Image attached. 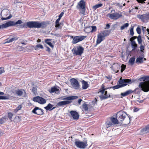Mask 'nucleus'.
Returning a JSON list of instances; mask_svg holds the SVG:
<instances>
[{"mask_svg": "<svg viewBox=\"0 0 149 149\" xmlns=\"http://www.w3.org/2000/svg\"><path fill=\"white\" fill-rule=\"evenodd\" d=\"M126 115L128 116L130 121V118L129 116V115H127L125 112L122 110L119 111L117 113L116 117L119 120L120 122H123L126 118Z\"/></svg>", "mask_w": 149, "mask_h": 149, "instance_id": "nucleus-9", "label": "nucleus"}, {"mask_svg": "<svg viewBox=\"0 0 149 149\" xmlns=\"http://www.w3.org/2000/svg\"><path fill=\"white\" fill-rule=\"evenodd\" d=\"M135 56H133L130 58L128 61V63L131 65H134L135 59Z\"/></svg>", "mask_w": 149, "mask_h": 149, "instance_id": "nucleus-27", "label": "nucleus"}, {"mask_svg": "<svg viewBox=\"0 0 149 149\" xmlns=\"http://www.w3.org/2000/svg\"><path fill=\"white\" fill-rule=\"evenodd\" d=\"M136 31L137 32V33L139 34H140L141 33V30L140 28L138 26L136 29Z\"/></svg>", "mask_w": 149, "mask_h": 149, "instance_id": "nucleus-43", "label": "nucleus"}, {"mask_svg": "<svg viewBox=\"0 0 149 149\" xmlns=\"http://www.w3.org/2000/svg\"><path fill=\"white\" fill-rule=\"evenodd\" d=\"M138 45L136 43L135 41H132L131 42V47L132 49V51L136 50V51H139V49H136V48L137 47Z\"/></svg>", "mask_w": 149, "mask_h": 149, "instance_id": "nucleus-20", "label": "nucleus"}, {"mask_svg": "<svg viewBox=\"0 0 149 149\" xmlns=\"http://www.w3.org/2000/svg\"><path fill=\"white\" fill-rule=\"evenodd\" d=\"M134 8H132L131 10L129 11V12H133L134 13V12H136V11H134Z\"/></svg>", "mask_w": 149, "mask_h": 149, "instance_id": "nucleus-61", "label": "nucleus"}, {"mask_svg": "<svg viewBox=\"0 0 149 149\" xmlns=\"http://www.w3.org/2000/svg\"><path fill=\"white\" fill-rule=\"evenodd\" d=\"M6 42H5V43H9L11 42H12L11 39V38L9 39V38H8L6 39Z\"/></svg>", "mask_w": 149, "mask_h": 149, "instance_id": "nucleus-52", "label": "nucleus"}, {"mask_svg": "<svg viewBox=\"0 0 149 149\" xmlns=\"http://www.w3.org/2000/svg\"><path fill=\"white\" fill-rule=\"evenodd\" d=\"M82 101V99H79L78 100V102L79 104H80L81 102V101Z\"/></svg>", "mask_w": 149, "mask_h": 149, "instance_id": "nucleus-63", "label": "nucleus"}, {"mask_svg": "<svg viewBox=\"0 0 149 149\" xmlns=\"http://www.w3.org/2000/svg\"><path fill=\"white\" fill-rule=\"evenodd\" d=\"M18 39V38L17 37H15L12 38H11V39L12 42L14 40H16Z\"/></svg>", "mask_w": 149, "mask_h": 149, "instance_id": "nucleus-53", "label": "nucleus"}, {"mask_svg": "<svg viewBox=\"0 0 149 149\" xmlns=\"http://www.w3.org/2000/svg\"><path fill=\"white\" fill-rule=\"evenodd\" d=\"M5 71L4 68L3 67L0 68V74L4 72Z\"/></svg>", "mask_w": 149, "mask_h": 149, "instance_id": "nucleus-46", "label": "nucleus"}, {"mask_svg": "<svg viewBox=\"0 0 149 149\" xmlns=\"http://www.w3.org/2000/svg\"><path fill=\"white\" fill-rule=\"evenodd\" d=\"M137 38L136 36H133L130 39V40L132 42V41H134V40Z\"/></svg>", "mask_w": 149, "mask_h": 149, "instance_id": "nucleus-51", "label": "nucleus"}, {"mask_svg": "<svg viewBox=\"0 0 149 149\" xmlns=\"http://www.w3.org/2000/svg\"><path fill=\"white\" fill-rule=\"evenodd\" d=\"M4 12L6 13L7 14L6 15V16L8 15V14L9 13V12L7 10H3L0 13V19H1L2 20H7L10 19L12 17V15L10 14L9 16L6 17H3L2 15V12Z\"/></svg>", "mask_w": 149, "mask_h": 149, "instance_id": "nucleus-16", "label": "nucleus"}, {"mask_svg": "<svg viewBox=\"0 0 149 149\" xmlns=\"http://www.w3.org/2000/svg\"><path fill=\"white\" fill-rule=\"evenodd\" d=\"M122 16L121 14H119L117 13H113L112 14H108L107 16L111 19L116 20Z\"/></svg>", "mask_w": 149, "mask_h": 149, "instance_id": "nucleus-12", "label": "nucleus"}, {"mask_svg": "<svg viewBox=\"0 0 149 149\" xmlns=\"http://www.w3.org/2000/svg\"><path fill=\"white\" fill-rule=\"evenodd\" d=\"M139 18L141 19L143 22L147 21L149 20V12L138 16Z\"/></svg>", "mask_w": 149, "mask_h": 149, "instance_id": "nucleus-15", "label": "nucleus"}, {"mask_svg": "<svg viewBox=\"0 0 149 149\" xmlns=\"http://www.w3.org/2000/svg\"><path fill=\"white\" fill-rule=\"evenodd\" d=\"M32 92L33 93L35 94L37 92V86H35L32 89Z\"/></svg>", "mask_w": 149, "mask_h": 149, "instance_id": "nucleus-44", "label": "nucleus"}, {"mask_svg": "<svg viewBox=\"0 0 149 149\" xmlns=\"http://www.w3.org/2000/svg\"><path fill=\"white\" fill-rule=\"evenodd\" d=\"M102 5H103L102 3L97 4L93 6V8L94 10H95L97 8L101 7Z\"/></svg>", "mask_w": 149, "mask_h": 149, "instance_id": "nucleus-35", "label": "nucleus"}, {"mask_svg": "<svg viewBox=\"0 0 149 149\" xmlns=\"http://www.w3.org/2000/svg\"><path fill=\"white\" fill-rule=\"evenodd\" d=\"M139 80L143 81L140 82L139 87L141 88L144 92H147L149 91V76H144L139 78Z\"/></svg>", "mask_w": 149, "mask_h": 149, "instance_id": "nucleus-2", "label": "nucleus"}, {"mask_svg": "<svg viewBox=\"0 0 149 149\" xmlns=\"http://www.w3.org/2000/svg\"><path fill=\"white\" fill-rule=\"evenodd\" d=\"M61 19V18H60L59 17H58V18L56 21V22H55V24H56L59 23V22Z\"/></svg>", "mask_w": 149, "mask_h": 149, "instance_id": "nucleus-54", "label": "nucleus"}, {"mask_svg": "<svg viewBox=\"0 0 149 149\" xmlns=\"http://www.w3.org/2000/svg\"><path fill=\"white\" fill-rule=\"evenodd\" d=\"M110 27V25L109 24H106V26L105 28V29H109V28Z\"/></svg>", "mask_w": 149, "mask_h": 149, "instance_id": "nucleus-58", "label": "nucleus"}, {"mask_svg": "<svg viewBox=\"0 0 149 149\" xmlns=\"http://www.w3.org/2000/svg\"><path fill=\"white\" fill-rule=\"evenodd\" d=\"M86 37V36H79L74 37L72 42V44H76L84 40Z\"/></svg>", "mask_w": 149, "mask_h": 149, "instance_id": "nucleus-10", "label": "nucleus"}, {"mask_svg": "<svg viewBox=\"0 0 149 149\" xmlns=\"http://www.w3.org/2000/svg\"><path fill=\"white\" fill-rule=\"evenodd\" d=\"M139 108H134V112H136L139 111Z\"/></svg>", "mask_w": 149, "mask_h": 149, "instance_id": "nucleus-59", "label": "nucleus"}, {"mask_svg": "<svg viewBox=\"0 0 149 149\" xmlns=\"http://www.w3.org/2000/svg\"><path fill=\"white\" fill-rule=\"evenodd\" d=\"M122 69H123V70H124L125 69L126 66L124 64H122L121 66Z\"/></svg>", "mask_w": 149, "mask_h": 149, "instance_id": "nucleus-60", "label": "nucleus"}, {"mask_svg": "<svg viewBox=\"0 0 149 149\" xmlns=\"http://www.w3.org/2000/svg\"><path fill=\"white\" fill-rule=\"evenodd\" d=\"M142 30L144 32V31H145L146 28L145 27H144L143 26H142Z\"/></svg>", "mask_w": 149, "mask_h": 149, "instance_id": "nucleus-62", "label": "nucleus"}, {"mask_svg": "<svg viewBox=\"0 0 149 149\" xmlns=\"http://www.w3.org/2000/svg\"><path fill=\"white\" fill-rule=\"evenodd\" d=\"M78 98L77 96H70L63 98L62 100L65 101H60L56 105L57 106H62L68 104L72 102V100Z\"/></svg>", "mask_w": 149, "mask_h": 149, "instance_id": "nucleus-3", "label": "nucleus"}, {"mask_svg": "<svg viewBox=\"0 0 149 149\" xmlns=\"http://www.w3.org/2000/svg\"><path fill=\"white\" fill-rule=\"evenodd\" d=\"M84 48L80 46H74L72 50L74 55L79 56L81 55L84 53Z\"/></svg>", "mask_w": 149, "mask_h": 149, "instance_id": "nucleus-7", "label": "nucleus"}, {"mask_svg": "<svg viewBox=\"0 0 149 149\" xmlns=\"http://www.w3.org/2000/svg\"><path fill=\"white\" fill-rule=\"evenodd\" d=\"M13 116V114L12 113H9L8 114V117L9 118L10 120L12 117Z\"/></svg>", "mask_w": 149, "mask_h": 149, "instance_id": "nucleus-50", "label": "nucleus"}, {"mask_svg": "<svg viewBox=\"0 0 149 149\" xmlns=\"http://www.w3.org/2000/svg\"><path fill=\"white\" fill-rule=\"evenodd\" d=\"M144 101V100H138L137 101V102H139V103H142Z\"/></svg>", "mask_w": 149, "mask_h": 149, "instance_id": "nucleus-64", "label": "nucleus"}, {"mask_svg": "<svg viewBox=\"0 0 149 149\" xmlns=\"http://www.w3.org/2000/svg\"><path fill=\"white\" fill-rule=\"evenodd\" d=\"M139 3H145V1L146 0H136Z\"/></svg>", "mask_w": 149, "mask_h": 149, "instance_id": "nucleus-49", "label": "nucleus"}, {"mask_svg": "<svg viewBox=\"0 0 149 149\" xmlns=\"http://www.w3.org/2000/svg\"><path fill=\"white\" fill-rule=\"evenodd\" d=\"M122 4V3L116 2L114 3L113 4L116 6H117L120 7V8H122L123 7Z\"/></svg>", "mask_w": 149, "mask_h": 149, "instance_id": "nucleus-40", "label": "nucleus"}, {"mask_svg": "<svg viewBox=\"0 0 149 149\" xmlns=\"http://www.w3.org/2000/svg\"><path fill=\"white\" fill-rule=\"evenodd\" d=\"M71 85L75 89H78L79 88V84L78 81L76 79L73 78L70 80Z\"/></svg>", "mask_w": 149, "mask_h": 149, "instance_id": "nucleus-13", "label": "nucleus"}, {"mask_svg": "<svg viewBox=\"0 0 149 149\" xmlns=\"http://www.w3.org/2000/svg\"><path fill=\"white\" fill-rule=\"evenodd\" d=\"M130 34L131 36H133L134 34L133 31V27L131 28L130 29Z\"/></svg>", "mask_w": 149, "mask_h": 149, "instance_id": "nucleus-47", "label": "nucleus"}, {"mask_svg": "<svg viewBox=\"0 0 149 149\" xmlns=\"http://www.w3.org/2000/svg\"><path fill=\"white\" fill-rule=\"evenodd\" d=\"M85 2L84 0H81L78 3L76 6L77 9L79 10L80 13L84 15L85 12Z\"/></svg>", "mask_w": 149, "mask_h": 149, "instance_id": "nucleus-8", "label": "nucleus"}, {"mask_svg": "<svg viewBox=\"0 0 149 149\" xmlns=\"http://www.w3.org/2000/svg\"><path fill=\"white\" fill-rule=\"evenodd\" d=\"M100 99L101 100H103L106 99L108 97L109 98H112V97L110 95H109L107 94V95H105V96L104 95H101L100 96Z\"/></svg>", "mask_w": 149, "mask_h": 149, "instance_id": "nucleus-28", "label": "nucleus"}, {"mask_svg": "<svg viewBox=\"0 0 149 149\" xmlns=\"http://www.w3.org/2000/svg\"><path fill=\"white\" fill-rule=\"evenodd\" d=\"M107 124L108 125V127H109L110 126L112 125V123L111 122H110L109 121H107L106 122Z\"/></svg>", "mask_w": 149, "mask_h": 149, "instance_id": "nucleus-48", "label": "nucleus"}, {"mask_svg": "<svg viewBox=\"0 0 149 149\" xmlns=\"http://www.w3.org/2000/svg\"><path fill=\"white\" fill-rule=\"evenodd\" d=\"M57 88L55 87H54L51 88L50 91H49V92L51 93H53L57 91Z\"/></svg>", "mask_w": 149, "mask_h": 149, "instance_id": "nucleus-38", "label": "nucleus"}, {"mask_svg": "<svg viewBox=\"0 0 149 149\" xmlns=\"http://www.w3.org/2000/svg\"><path fill=\"white\" fill-rule=\"evenodd\" d=\"M92 29L91 31V32H95L96 31V27L95 26H91Z\"/></svg>", "mask_w": 149, "mask_h": 149, "instance_id": "nucleus-41", "label": "nucleus"}, {"mask_svg": "<svg viewBox=\"0 0 149 149\" xmlns=\"http://www.w3.org/2000/svg\"><path fill=\"white\" fill-rule=\"evenodd\" d=\"M32 112L38 115H42L44 114L43 110L39 107H36L33 110Z\"/></svg>", "mask_w": 149, "mask_h": 149, "instance_id": "nucleus-14", "label": "nucleus"}, {"mask_svg": "<svg viewBox=\"0 0 149 149\" xmlns=\"http://www.w3.org/2000/svg\"><path fill=\"white\" fill-rule=\"evenodd\" d=\"M64 14V13L63 12H62L58 16V17L60 18H61V17L63 16V14Z\"/></svg>", "mask_w": 149, "mask_h": 149, "instance_id": "nucleus-56", "label": "nucleus"}, {"mask_svg": "<svg viewBox=\"0 0 149 149\" xmlns=\"http://www.w3.org/2000/svg\"><path fill=\"white\" fill-rule=\"evenodd\" d=\"M137 41L139 44H141L142 43V39L141 36L140 35H139L137 38Z\"/></svg>", "mask_w": 149, "mask_h": 149, "instance_id": "nucleus-34", "label": "nucleus"}, {"mask_svg": "<svg viewBox=\"0 0 149 149\" xmlns=\"http://www.w3.org/2000/svg\"><path fill=\"white\" fill-rule=\"evenodd\" d=\"M6 121V117H3L0 118V124H1Z\"/></svg>", "mask_w": 149, "mask_h": 149, "instance_id": "nucleus-36", "label": "nucleus"}, {"mask_svg": "<svg viewBox=\"0 0 149 149\" xmlns=\"http://www.w3.org/2000/svg\"><path fill=\"white\" fill-rule=\"evenodd\" d=\"M47 23L45 21H43L41 23L38 21H30L24 23L23 25H21V27L27 28H37L39 29H44L46 27L47 25Z\"/></svg>", "mask_w": 149, "mask_h": 149, "instance_id": "nucleus-1", "label": "nucleus"}, {"mask_svg": "<svg viewBox=\"0 0 149 149\" xmlns=\"http://www.w3.org/2000/svg\"><path fill=\"white\" fill-rule=\"evenodd\" d=\"M74 144L77 148L83 149L85 148L88 145L87 140L82 141L79 139H75Z\"/></svg>", "mask_w": 149, "mask_h": 149, "instance_id": "nucleus-6", "label": "nucleus"}, {"mask_svg": "<svg viewBox=\"0 0 149 149\" xmlns=\"http://www.w3.org/2000/svg\"><path fill=\"white\" fill-rule=\"evenodd\" d=\"M120 84L116 85L115 86L111 87L109 88H113L114 90L118 89L120 88L124 87L127 84H130L131 83V80L130 79H120L118 81Z\"/></svg>", "mask_w": 149, "mask_h": 149, "instance_id": "nucleus-5", "label": "nucleus"}, {"mask_svg": "<svg viewBox=\"0 0 149 149\" xmlns=\"http://www.w3.org/2000/svg\"><path fill=\"white\" fill-rule=\"evenodd\" d=\"M50 40H51V39H46L45 40V42L51 47L53 48L54 45L52 44V43L51 42H48Z\"/></svg>", "mask_w": 149, "mask_h": 149, "instance_id": "nucleus-29", "label": "nucleus"}, {"mask_svg": "<svg viewBox=\"0 0 149 149\" xmlns=\"http://www.w3.org/2000/svg\"><path fill=\"white\" fill-rule=\"evenodd\" d=\"M15 93L18 96H22L24 93L26 94V92L24 89H18L15 91Z\"/></svg>", "mask_w": 149, "mask_h": 149, "instance_id": "nucleus-19", "label": "nucleus"}, {"mask_svg": "<svg viewBox=\"0 0 149 149\" xmlns=\"http://www.w3.org/2000/svg\"><path fill=\"white\" fill-rule=\"evenodd\" d=\"M138 89V88H136L134 91L132 90H129L127 91H126L124 93H121V95L123 97L127 96V95L134 92L136 90Z\"/></svg>", "mask_w": 149, "mask_h": 149, "instance_id": "nucleus-18", "label": "nucleus"}, {"mask_svg": "<svg viewBox=\"0 0 149 149\" xmlns=\"http://www.w3.org/2000/svg\"><path fill=\"white\" fill-rule=\"evenodd\" d=\"M22 107V105H19L16 108L19 111L21 109Z\"/></svg>", "mask_w": 149, "mask_h": 149, "instance_id": "nucleus-57", "label": "nucleus"}, {"mask_svg": "<svg viewBox=\"0 0 149 149\" xmlns=\"http://www.w3.org/2000/svg\"><path fill=\"white\" fill-rule=\"evenodd\" d=\"M144 55L142 54L141 55L142 57H138L136 59V63H142L143 62V57Z\"/></svg>", "mask_w": 149, "mask_h": 149, "instance_id": "nucleus-23", "label": "nucleus"}, {"mask_svg": "<svg viewBox=\"0 0 149 149\" xmlns=\"http://www.w3.org/2000/svg\"><path fill=\"white\" fill-rule=\"evenodd\" d=\"M45 47L47 48V49L46 50V51L49 52H50L51 51L50 49L48 47L46 46Z\"/></svg>", "mask_w": 149, "mask_h": 149, "instance_id": "nucleus-55", "label": "nucleus"}, {"mask_svg": "<svg viewBox=\"0 0 149 149\" xmlns=\"http://www.w3.org/2000/svg\"><path fill=\"white\" fill-rule=\"evenodd\" d=\"M82 108L84 109L85 111H87L88 110V105L84 102L82 104Z\"/></svg>", "mask_w": 149, "mask_h": 149, "instance_id": "nucleus-32", "label": "nucleus"}, {"mask_svg": "<svg viewBox=\"0 0 149 149\" xmlns=\"http://www.w3.org/2000/svg\"><path fill=\"white\" fill-rule=\"evenodd\" d=\"M70 113L73 119L77 120L79 119V116L77 112L75 111H71Z\"/></svg>", "mask_w": 149, "mask_h": 149, "instance_id": "nucleus-17", "label": "nucleus"}, {"mask_svg": "<svg viewBox=\"0 0 149 149\" xmlns=\"http://www.w3.org/2000/svg\"><path fill=\"white\" fill-rule=\"evenodd\" d=\"M53 105L49 103L47 106L44 107L47 110H51V109L53 107Z\"/></svg>", "mask_w": 149, "mask_h": 149, "instance_id": "nucleus-30", "label": "nucleus"}, {"mask_svg": "<svg viewBox=\"0 0 149 149\" xmlns=\"http://www.w3.org/2000/svg\"><path fill=\"white\" fill-rule=\"evenodd\" d=\"M129 25V24L128 23H126L121 27L120 29L121 30H123L125 28H126L127 27H128Z\"/></svg>", "mask_w": 149, "mask_h": 149, "instance_id": "nucleus-37", "label": "nucleus"}, {"mask_svg": "<svg viewBox=\"0 0 149 149\" xmlns=\"http://www.w3.org/2000/svg\"><path fill=\"white\" fill-rule=\"evenodd\" d=\"M108 88H105L104 85L102 84V85L101 88V90L100 91V92L102 94H103L104 92Z\"/></svg>", "mask_w": 149, "mask_h": 149, "instance_id": "nucleus-33", "label": "nucleus"}, {"mask_svg": "<svg viewBox=\"0 0 149 149\" xmlns=\"http://www.w3.org/2000/svg\"><path fill=\"white\" fill-rule=\"evenodd\" d=\"M110 33V31H109L104 30L101 31L97 35L96 44L97 45L100 43L105 39L106 37L109 35Z\"/></svg>", "mask_w": 149, "mask_h": 149, "instance_id": "nucleus-4", "label": "nucleus"}, {"mask_svg": "<svg viewBox=\"0 0 149 149\" xmlns=\"http://www.w3.org/2000/svg\"><path fill=\"white\" fill-rule=\"evenodd\" d=\"M4 93L3 92L0 91V95H3ZM8 99V98L6 96L0 95V100H6Z\"/></svg>", "mask_w": 149, "mask_h": 149, "instance_id": "nucleus-31", "label": "nucleus"}, {"mask_svg": "<svg viewBox=\"0 0 149 149\" xmlns=\"http://www.w3.org/2000/svg\"><path fill=\"white\" fill-rule=\"evenodd\" d=\"M111 120L112 123L115 125H117L119 123V120L117 118L111 117Z\"/></svg>", "mask_w": 149, "mask_h": 149, "instance_id": "nucleus-25", "label": "nucleus"}, {"mask_svg": "<svg viewBox=\"0 0 149 149\" xmlns=\"http://www.w3.org/2000/svg\"><path fill=\"white\" fill-rule=\"evenodd\" d=\"M62 24L61 23H59L56 24H55V27L61 29V25Z\"/></svg>", "mask_w": 149, "mask_h": 149, "instance_id": "nucleus-42", "label": "nucleus"}, {"mask_svg": "<svg viewBox=\"0 0 149 149\" xmlns=\"http://www.w3.org/2000/svg\"><path fill=\"white\" fill-rule=\"evenodd\" d=\"M140 45V51L141 52H143V51L144 50L145 47L142 45V44Z\"/></svg>", "mask_w": 149, "mask_h": 149, "instance_id": "nucleus-45", "label": "nucleus"}, {"mask_svg": "<svg viewBox=\"0 0 149 149\" xmlns=\"http://www.w3.org/2000/svg\"><path fill=\"white\" fill-rule=\"evenodd\" d=\"M10 26H15L17 24H20L22 23V22L21 20H18L16 22H15L14 21H9Z\"/></svg>", "mask_w": 149, "mask_h": 149, "instance_id": "nucleus-21", "label": "nucleus"}, {"mask_svg": "<svg viewBox=\"0 0 149 149\" xmlns=\"http://www.w3.org/2000/svg\"><path fill=\"white\" fill-rule=\"evenodd\" d=\"M33 101L35 102H38L40 104H44L46 102V100L40 96H36L34 97L33 99Z\"/></svg>", "mask_w": 149, "mask_h": 149, "instance_id": "nucleus-11", "label": "nucleus"}, {"mask_svg": "<svg viewBox=\"0 0 149 149\" xmlns=\"http://www.w3.org/2000/svg\"><path fill=\"white\" fill-rule=\"evenodd\" d=\"M149 132V125L146 126L145 128H143L141 130L142 134H144Z\"/></svg>", "mask_w": 149, "mask_h": 149, "instance_id": "nucleus-22", "label": "nucleus"}, {"mask_svg": "<svg viewBox=\"0 0 149 149\" xmlns=\"http://www.w3.org/2000/svg\"><path fill=\"white\" fill-rule=\"evenodd\" d=\"M10 26L9 21L6 23L0 25V29H4Z\"/></svg>", "mask_w": 149, "mask_h": 149, "instance_id": "nucleus-24", "label": "nucleus"}, {"mask_svg": "<svg viewBox=\"0 0 149 149\" xmlns=\"http://www.w3.org/2000/svg\"><path fill=\"white\" fill-rule=\"evenodd\" d=\"M82 88L83 89H86L88 87V85L87 82L84 81L83 80L82 81Z\"/></svg>", "mask_w": 149, "mask_h": 149, "instance_id": "nucleus-26", "label": "nucleus"}, {"mask_svg": "<svg viewBox=\"0 0 149 149\" xmlns=\"http://www.w3.org/2000/svg\"><path fill=\"white\" fill-rule=\"evenodd\" d=\"M35 47V50H37L38 48H40L41 49H43V47L42 45L40 44H38L36 45Z\"/></svg>", "mask_w": 149, "mask_h": 149, "instance_id": "nucleus-39", "label": "nucleus"}]
</instances>
